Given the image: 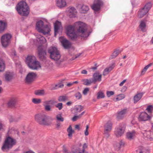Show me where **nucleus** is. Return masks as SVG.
<instances>
[{
    "mask_svg": "<svg viewBox=\"0 0 153 153\" xmlns=\"http://www.w3.org/2000/svg\"><path fill=\"white\" fill-rule=\"evenodd\" d=\"M75 29L77 30L79 36L83 39L87 38L89 35L86 25L81 22H76L73 25H68L66 28L67 35L72 40L75 39L77 37Z\"/></svg>",
    "mask_w": 153,
    "mask_h": 153,
    "instance_id": "obj_1",
    "label": "nucleus"
},
{
    "mask_svg": "<svg viewBox=\"0 0 153 153\" xmlns=\"http://www.w3.org/2000/svg\"><path fill=\"white\" fill-rule=\"evenodd\" d=\"M26 62L29 68L31 70H37L41 68L40 62L34 56H29L26 58Z\"/></svg>",
    "mask_w": 153,
    "mask_h": 153,
    "instance_id": "obj_2",
    "label": "nucleus"
},
{
    "mask_svg": "<svg viewBox=\"0 0 153 153\" xmlns=\"http://www.w3.org/2000/svg\"><path fill=\"white\" fill-rule=\"evenodd\" d=\"M35 120L39 124L45 126H49L51 124V122L53 119L45 114H39L35 115Z\"/></svg>",
    "mask_w": 153,
    "mask_h": 153,
    "instance_id": "obj_3",
    "label": "nucleus"
},
{
    "mask_svg": "<svg viewBox=\"0 0 153 153\" xmlns=\"http://www.w3.org/2000/svg\"><path fill=\"white\" fill-rule=\"evenodd\" d=\"M48 52L50 54V56L51 59L56 61V64L59 65L62 62L60 59L61 56L59 51L55 47H51L49 48Z\"/></svg>",
    "mask_w": 153,
    "mask_h": 153,
    "instance_id": "obj_4",
    "label": "nucleus"
},
{
    "mask_svg": "<svg viewBox=\"0 0 153 153\" xmlns=\"http://www.w3.org/2000/svg\"><path fill=\"white\" fill-rule=\"evenodd\" d=\"M16 10L21 16H27L29 13V8L26 2L20 1L16 6Z\"/></svg>",
    "mask_w": 153,
    "mask_h": 153,
    "instance_id": "obj_5",
    "label": "nucleus"
},
{
    "mask_svg": "<svg viewBox=\"0 0 153 153\" xmlns=\"http://www.w3.org/2000/svg\"><path fill=\"white\" fill-rule=\"evenodd\" d=\"M16 140L10 137H7L5 140L4 143L2 147L3 151H7L15 144Z\"/></svg>",
    "mask_w": 153,
    "mask_h": 153,
    "instance_id": "obj_6",
    "label": "nucleus"
},
{
    "mask_svg": "<svg viewBox=\"0 0 153 153\" xmlns=\"http://www.w3.org/2000/svg\"><path fill=\"white\" fill-rule=\"evenodd\" d=\"M11 37V35L9 33L5 34L1 37V42L3 47H6L8 45Z\"/></svg>",
    "mask_w": 153,
    "mask_h": 153,
    "instance_id": "obj_7",
    "label": "nucleus"
},
{
    "mask_svg": "<svg viewBox=\"0 0 153 153\" xmlns=\"http://www.w3.org/2000/svg\"><path fill=\"white\" fill-rule=\"evenodd\" d=\"M125 127L123 124H120L115 129L114 133L116 137H119L122 136L124 133Z\"/></svg>",
    "mask_w": 153,
    "mask_h": 153,
    "instance_id": "obj_8",
    "label": "nucleus"
},
{
    "mask_svg": "<svg viewBox=\"0 0 153 153\" xmlns=\"http://www.w3.org/2000/svg\"><path fill=\"white\" fill-rule=\"evenodd\" d=\"M37 76V74L33 72H29L27 75L25 80L27 83H30L34 81Z\"/></svg>",
    "mask_w": 153,
    "mask_h": 153,
    "instance_id": "obj_9",
    "label": "nucleus"
},
{
    "mask_svg": "<svg viewBox=\"0 0 153 153\" xmlns=\"http://www.w3.org/2000/svg\"><path fill=\"white\" fill-rule=\"evenodd\" d=\"M112 128V124L111 122L108 121L106 123L104 126V134L105 137L108 138L110 135L109 133Z\"/></svg>",
    "mask_w": 153,
    "mask_h": 153,
    "instance_id": "obj_10",
    "label": "nucleus"
},
{
    "mask_svg": "<svg viewBox=\"0 0 153 153\" xmlns=\"http://www.w3.org/2000/svg\"><path fill=\"white\" fill-rule=\"evenodd\" d=\"M128 112V110L127 108L121 109L120 111L117 112V117L118 119H121L126 117Z\"/></svg>",
    "mask_w": 153,
    "mask_h": 153,
    "instance_id": "obj_11",
    "label": "nucleus"
},
{
    "mask_svg": "<svg viewBox=\"0 0 153 153\" xmlns=\"http://www.w3.org/2000/svg\"><path fill=\"white\" fill-rule=\"evenodd\" d=\"M102 4V2L100 0H95L93 4L91 6L92 9L94 12L99 11L100 8V7Z\"/></svg>",
    "mask_w": 153,
    "mask_h": 153,
    "instance_id": "obj_12",
    "label": "nucleus"
},
{
    "mask_svg": "<svg viewBox=\"0 0 153 153\" xmlns=\"http://www.w3.org/2000/svg\"><path fill=\"white\" fill-rule=\"evenodd\" d=\"M151 118V116L145 112L140 113L138 117V120L140 121H145L149 120Z\"/></svg>",
    "mask_w": 153,
    "mask_h": 153,
    "instance_id": "obj_13",
    "label": "nucleus"
},
{
    "mask_svg": "<svg viewBox=\"0 0 153 153\" xmlns=\"http://www.w3.org/2000/svg\"><path fill=\"white\" fill-rule=\"evenodd\" d=\"M60 41L63 47L66 49L70 48L71 45V44L68 40L63 37L60 38Z\"/></svg>",
    "mask_w": 153,
    "mask_h": 153,
    "instance_id": "obj_14",
    "label": "nucleus"
},
{
    "mask_svg": "<svg viewBox=\"0 0 153 153\" xmlns=\"http://www.w3.org/2000/svg\"><path fill=\"white\" fill-rule=\"evenodd\" d=\"M38 56L41 59H43L45 57L46 52L42 48V46H40L38 47Z\"/></svg>",
    "mask_w": 153,
    "mask_h": 153,
    "instance_id": "obj_15",
    "label": "nucleus"
},
{
    "mask_svg": "<svg viewBox=\"0 0 153 153\" xmlns=\"http://www.w3.org/2000/svg\"><path fill=\"white\" fill-rule=\"evenodd\" d=\"M14 74L12 72L7 71L4 75L5 81L9 82L11 81L14 78Z\"/></svg>",
    "mask_w": 153,
    "mask_h": 153,
    "instance_id": "obj_16",
    "label": "nucleus"
},
{
    "mask_svg": "<svg viewBox=\"0 0 153 153\" xmlns=\"http://www.w3.org/2000/svg\"><path fill=\"white\" fill-rule=\"evenodd\" d=\"M54 36H56L59 30H62V27L61 23L58 21H56L54 24Z\"/></svg>",
    "mask_w": 153,
    "mask_h": 153,
    "instance_id": "obj_17",
    "label": "nucleus"
},
{
    "mask_svg": "<svg viewBox=\"0 0 153 153\" xmlns=\"http://www.w3.org/2000/svg\"><path fill=\"white\" fill-rule=\"evenodd\" d=\"M76 9L74 7L68 8V13L69 16L71 18L75 17L76 13Z\"/></svg>",
    "mask_w": 153,
    "mask_h": 153,
    "instance_id": "obj_18",
    "label": "nucleus"
},
{
    "mask_svg": "<svg viewBox=\"0 0 153 153\" xmlns=\"http://www.w3.org/2000/svg\"><path fill=\"white\" fill-rule=\"evenodd\" d=\"M136 135L135 131L127 132L126 134V138L128 140H131L134 138Z\"/></svg>",
    "mask_w": 153,
    "mask_h": 153,
    "instance_id": "obj_19",
    "label": "nucleus"
},
{
    "mask_svg": "<svg viewBox=\"0 0 153 153\" xmlns=\"http://www.w3.org/2000/svg\"><path fill=\"white\" fill-rule=\"evenodd\" d=\"M56 5L59 8L65 7L67 5L65 0H56Z\"/></svg>",
    "mask_w": 153,
    "mask_h": 153,
    "instance_id": "obj_20",
    "label": "nucleus"
},
{
    "mask_svg": "<svg viewBox=\"0 0 153 153\" xmlns=\"http://www.w3.org/2000/svg\"><path fill=\"white\" fill-rule=\"evenodd\" d=\"M143 134L144 137H146L150 140H152L153 139V132L149 130L145 131Z\"/></svg>",
    "mask_w": 153,
    "mask_h": 153,
    "instance_id": "obj_21",
    "label": "nucleus"
},
{
    "mask_svg": "<svg viewBox=\"0 0 153 153\" xmlns=\"http://www.w3.org/2000/svg\"><path fill=\"white\" fill-rule=\"evenodd\" d=\"M51 27L50 25H46L44 26L42 29V31L40 32L42 33L44 35L48 34L51 31Z\"/></svg>",
    "mask_w": 153,
    "mask_h": 153,
    "instance_id": "obj_22",
    "label": "nucleus"
},
{
    "mask_svg": "<svg viewBox=\"0 0 153 153\" xmlns=\"http://www.w3.org/2000/svg\"><path fill=\"white\" fill-rule=\"evenodd\" d=\"M43 24V22L42 20L36 22V29L39 32L42 31V29L44 27Z\"/></svg>",
    "mask_w": 153,
    "mask_h": 153,
    "instance_id": "obj_23",
    "label": "nucleus"
},
{
    "mask_svg": "<svg viewBox=\"0 0 153 153\" xmlns=\"http://www.w3.org/2000/svg\"><path fill=\"white\" fill-rule=\"evenodd\" d=\"M17 102V98L16 97H12L8 103V105L9 107L14 106Z\"/></svg>",
    "mask_w": 153,
    "mask_h": 153,
    "instance_id": "obj_24",
    "label": "nucleus"
},
{
    "mask_svg": "<svg viewBox=\"0 0 153 153\" xmlns=\"http://www.w3.org/2000/svg\"><path fill=\"white\" fill-rule=\"evenodd\" d=\"M101 74H99L98 72H96L94 73L93 75V78L92 79H93L94 82H95L97 81H100L101 80Z\"/></svg>",
    "mask_w": 153,
    "mask_h": 153,
    "instance_id": "obj_25",
    "label": "nucleus"
},
{
    "mask_svg": "<svg viewBox=\"0 0 153 153\" xmlns=\"http://www.w3.org/2000/svg\"><path fill=\"white\" fill-rule=\"evenodd\" d=\"M148 12L143 8L140 10L138 13V16L139 18L143 17Z\"/></svg>",
    "mask_w": 153,
    "mask_h": 153,
    "instance_id": "obj_26",
    "label": "nucleus"
},
{
    "mask_svg": "<svg viewBox=\"0 0 153 153\" xmlns=\"http://www.w3.org/2000/svg\"><path fill=\"white\" fill-rule=\"evenodd\" d=\"M83 110V107L80 105L76 106L72 110L73 113L75 114H76Z\"/></svg>",
    "mask_w": 153,
    "mask_h": 153,
    "instance_id": "obj_27",
    "label": "nucleus"
},
{
    "mask_svg": "<svg viewBox=\"0 0 153 153\" xmlns=\"http://www.w3.org/2000/svg\"><path fill=\"white\" fill-rule=\"evenodd\" d=\"M37 40L38 42L41 43H44L46 42V40L42 36L39 34L36 35Z\"/></svg>",
    "mask_w": 153,
    "mask_h": 153,
    "instance_id": "obj_28",
    "label": "nucleus"
},
{
    "mask_svg": "<svg viewBox=\"0 0 153 153\" xmlns=\"http://www.w3.org/2000/svg\"><path fill=\"white\" fill-rule=\"evenodd\" d=\"M143 95V93H141L137 94L135 95L133 98L134 103H135L140 100L142 97Z\"/></svg>",
    "mask_w": 153,
    "mask_h": 153,
    "instance_id": "obj_29",
    "label": "nucleus"
},
{
    "mask_svg": "<svg viewBox=\"0 0 153 153\" xmlns=\"http://www.w3.org/2000/svg\"><path fill=\"white\" fill-rule=\"evenodd\" d=\"M7 24L5 22L0 21V33L3 32L5 29Z\"/></svg>",
    "mask_w": 153,
    "mask_h": 153,
    "instance_id": "obj_30",
    "label": "nucleus"
},
{
    "mask_svg": "<svg viewBox=\"0 0 153 153\" xmlns=\"http://www.w3.org/2000/svg\"><path fill=\"white\" fill-rule=\"evenodd\" d=\"M146 22L144 21H141L140 25L139 27L143 32H145L146 31Z\"/></svg>",
    "mask_w": 153,
    "mask_h": 153,
    "instance_id": "obj_31",
    "label": "nucleus"
},
{
    "mask_svg": "<svg viewBox=\"0 0 153 153\" xmlns=\"http://www.w3.org/2000/svg\"><path fill=\"white\" fill-rule=\"evenodd\" d=\"M68 132V137L71 138L72 137V134L74 133V131L73 130L71 126L70 125L67 130Z\"/></svg>",
    "mask_w": 153,
    "mask_h": 153,
    "instance_id": "obj_32",
    "label": "nucleus"
},
{
    "mask_svg": "<svg viewBox=\"0 0 153 153\" xmlns=\"http://www.w3.org/2000/svg\"><path fill=\"white\" fill-rule=\"evenodd\" d=\"M89 7L88 6L85 5H83L80 9V11L81 13H84L88 11Z\"/></svg>",
    "mask_w": 153,
    "mask_h": 153,
    "instance_id": "obj_33",
    "label": "nucleus"
},
{
    "mask_svg": "<svg viewBox=\"0 0 153 153\" xmlns=\"http://www.w3.org/2000/svg\"><path fill=\"white\" fill-rule=\"evenodd\" d=\"M5 69V63L3 60L0 59V72H2Z\"/></svg>",
    "mask_w": 153,
    "mask_h": 153,
    "instance_id": "obj_34",
    "label": "nucleus"
},
{
    "mask_svg": "<svg viewBox=\"0 0 153 153\" xmlns=\"http://www.w3.org/2000/svg\"><path fill=\"white\" fill-rule=\"evenodd\" d=\"M83 84L86 85H89L91 84L94 82L93 79H84L83 80Z\"/></svg>",
    "mask_w": 153,
    "mask_h": 153,
    "instance_id": "obj_35",
    "label": "nucleus"
},
{
    "mask_svg": "<svg viewBox=\"0 0 153 153\" xmlns=\"http://www.w3.org/2000/svg\"><path fill=\"white\" fill-rule=\"evenodd\" d=\"M64 85L62 84H59L55 85H53L51 88V90L56 89L59 88H61L63 87Z\"/></svg>",
    "mask_w": 153,
    "mask_h": 153,
    "instance_id": "obj_36",
    "label": "nucleus"
},
{
    "mask_svg": "<svg viewBox=\"0 0 153 153\" xmlns=\"http://www.w3.org/2000/svg\"><path fill=\"white\" fill-rule=\"evenodd\" d=\"M120 52V51L119 50H116L111 55L110 57V58L111 59H112L115 58Z\"/></svg>",
    "mask_w": 153,
    "mask_h": 153,
    "instance_id": "obj_37",
    "label": "nucleus"
},
{
    "mask_svg": "<svg viewBox=\"0 0 153 153\" xmlns=\"http://www.w3.org/2000/svg\"><path fill=\"white\" fill-rule=\"evenodd\" d=\"M35 93L36 95L38 96H43L45 94V91L43 90L36 91Z\"/></svg>",
    "mask_w": 153,
    "mask_h": 153,
    "instance_id": "obj_38",
    "label": "nucleus"
},
{
    "mask_svg": "<svg viewBox=\"0 0 153 153\" xmlns=\"http://www.w3.org/2000/svg\"><path fill=\"white\" fill-rule=\"evenodd\" d=\"M152 6V4L151 2L147 3L143 7L148 12L151 8Z\"/></svg>",
    "mask_w": 153,
    "mask_h": 153,
    "instance_id": "obj_39",
    "label": "nucleus"
},
{
    "mask_svg": "<svg viewBox=\"0 0 153 153\" xmlns=\"http://www.w3.org/2000/svg\"><path fill=\"white\" fill-rule=\"evenodd\" d=\"M125 97L124 95L123 94H120L118 95L117 97L114 99V100L115 101H117L122 100Z\"/></svg>",
    "mask_w": 153,
    "mask_h": 153,
    "instance_id": "obj_40",
    "label": "nucleus"
},
{
    "mask_svg": "<svg viewBox=\"0 0 153 153\" xmlns=\"http://www.w3.org/2000/svg\"><path fill=\"white\" fill-rule=\"evenodd\" d=\"M105 97L104 93L101 91H99L97 94V98L100 99L104 98Z\"/></svg>",
    "mask_w": 153,
    "mask_h": 153,
    "instance_id": "obj_41",
    "label": "nucleus"
},
{
    "mask_svg": "<svg viewBox=\"0 0 153 153\" xmlns=\"http://www.w3.org/2000/svg\"><path fill=\"white\" fill-rule=\"evenodd\" d=\"M68 97L66 96H61L59 97L58 98V100L59 102L65 101L67 100Z\"/></svg>",
    "mask_w": 153,
    "mask_h": 153,
    "instance_id": "obj_42",
    "label": "nucleus"
},
{
    "mask_svg": "<svg viewBox=\"0 0 153 153\" xmlns=\"http://www.w3.org/2000/svg\"><path fill=\"white\" fill-rule=\"evenodd\" d=\"M151 65L150 64H149L147 66H146L142 70L141 73V75H143L145 74L146 72V71L147 69L148 68L150 67Z\"/></svg>",
    "mask_w": 153,
    "mask_h": 153,
    "instance_id": "obj_43",
    "label": "nucleus"
},
{
    "mask_svg": "<svg viewBox=\"0 0 153 153\" xmlns=\"http://www.w3.org/2000/svg\"><path fill=\"white\" fill-rule=\"evenodd\" d=\"M56 118L58 120L61 122H63L64 120V118L60 114H58L56 115Z\"/></svg>",
    "mask_w": 153,
    "mask_h": 153,
    "instance_id": "obj_44",
    "label": "nucleus"
},
{
    "mask_svg": "<svg viewBox=\"0 0 153 153\" xmlns=\"http://www.w3.org/2000/svg\"><path fill=\"white\" fill-rule=\"evenodd\" d=\"M32 101L35 104H39L41 102V100L39 99L33 98Z\"/></svg>",
    "mask_w": 153,
    "mask_h": 153,
    "instance_id": "obj_45",
    "label": "nucleus"
},
{
    "mask_svg": "<svg viewBox=\"0 0 153 153\" xmlns=\"http://www.w3.org/2000/svg\"><path fill=\"white\" fill-rule=\"evenodd\" d=\"M124 143H125L122 140L120 141L119 143H118L120 146H119V147L118 148H117V150H119L121 147L123 146L124 145Z\"/></svg>",
    "mask_w": 153,
    "mask_h": 153,
    "instance_id": "obj_46",
    "label": "nucleus"
},
{
    "mask_svg": "<svg viewBox=\"0 0 153 153\" xmlns=\"http://www.w3.org/2000/svg\"><path fill=\"white\" fill-rule=\"evenodd\" d=\"M87 147V145L86 143H84L82 146V150L83 153H88V152L85 150V149Z\"/></svg>",
    "mask_w": 153,
    "mask_h": 153,
    "instance_id": "obj_47",
    "label": "nucleus"
},
{
    "mask_svg": "<svg viewBox=\"0 0 153 153\" xmlns=\"http://www.w3.org/2000/svg\"><path fill=\"white\" fill-rule=\"evenodd\" d=\"M62 151L63 153H71L68 151L66 147L64 145L62 146Z\"/></svg>",
    "mask_w": 153,
    "mask_h": 153,
    "instance_id": "obj_48",
    "label": "nucleus"
},
{
    "mask_svg": "<svg viewBox=\"0 0 153 153\" xmlns=\"http://www.w3.org/2000/svg\"><path fill=\"white\" fill-rule=\"evenodd\" d=\"M146 110L149 112H151L153 110V106L152 105H150L148 106Z\"/></svg>",
    "mask_w": 153,
    "mask_h": 153,
    "instance_id": "obj_49",
    "label": "nucleus"
},
{
    "mask_svg": "<svg viewBox=\"0 0 153 153\" xmlns=\"http://www.w3.org/2000/svg\"><path fill=\"white\" fill-rule=\"evenodd\" d=\"M75 96L76 98L77 99H80L82 97V95L81 93L78 92L75 94Z\"/></svg>",
    "mask_w": 153,
    "mask_h": 153,
    "instance_id": "obj_50",
    "label": "nucleus"
},
{
    "mask_svg": "<svg viewBox=\"0 0 153 153\" xmlns=\"http://www.w3.org/2000/svg\"><path fill=\"white\" fill-rule=\"evenodd\" d=\"M56 106L58 108L59 110H61L63 107L62 104V103H59L56 105Z\"/></svg>",
    "mask_w": 153,
    "mask_h": 153,
    "instance_id": "obj_51",
    "label": "nucleus"
},
{
    "mask_svg": "<svg viewBox=\"0 0 153 153\" xmlns=\"http://www.w3.org/2000/svg\"><path fill=\"white\" fill-rule=\"evenodd\" d=\"M111 71H109V70L108 69V68H106L104 70L103 74L104 76H105L107 75L108 74V73Z\"/></svg>",
    "mask_w": 153,
    "mask_h": 153,
    "instance_id": "obj_52",
    "label": "nucleus"
},
{
    "mask_svg": "<svg viewBox=\"0 0 153 153\" xmlns=\"http://www.w3.org/2000/svg\"><path fill=\"white\" fill-rule=\"evenodd\" d=\"M106 94L108 97H110L111 96L113 95L114 94V93L113 91H108Z\"/></svg>",
    "mask_w": 153,
    "mask_h": 153,
    "instance_id": "obj_53",
    "label": "nucleus"
},
{
    "mask_svg": "<svg viewBox=\"0 0 153 153\" xmlns=\"http://www.w3.org/2000/svg\"><path fill=\"white\" fill-rule=\"evenodd\" d=\"M89 91V88H85L83 91L82 93L84 95H86Z\"/></svg>",
    "mask_w": 153,
    "mask_h": 153,
    "instance_id": "obj_54",
    "label": "nucleus"
},
{
    "mask_svg": "<svg viewBox=\"0 0 153 153\" xmlns=\"http://www.w3.org/2000/svg\"><path fill=\"white\" fill-rule=\"evenodd\" d=\"M45 110L47 111H49L51 110V108L50 105L44 106Z\"/></svg>",
    "mask_w": 153,
    "mask_h": 153,
    "instance_id": "obj_55",
    "label": "nucleus"
},
{
    "mask_svg": "<svg viewBox=\"0 0 153 153\" xmlns=\"http://www.w3.org/2000/svg\"><path fill=\"white\" fill-rule=\"evenodd\" d=\"M51 101H45L43 102V105L44 106H45L46 105H49L50 104V102Z\"/></svg>",
    "mask_w": 153,
    "mask_h": 153,
    "instance_id": "obj_56",
    "label": "nucleus"
},
{
    "mask_svg": "<svg viewBox=\"0 0 153 153\" xmlns=\"http://www.w3.org/2000/svg\"><path fill=\"white\" fill-rule=\"evenodd\" d=\"M81 117L79 116V115L77 116H75L74 117L72 118V120L73 121H76L77 119L80 118Z\"/></svg>",
    "mask_w": 153,
    "mask_h": 153,
    "instance_id": "obj_57",
    "label": "nucleus"
},
{
    "mask_svg": "<svg viewBox=\"0 0 153 153\" xmlns=\"http://www.w3.org/2000/svg\"><path fill=\"white\" fill-rule=\"evenodd\" d=\"M89 128V126L88 125L86 126V129L85 131V136H87L88 135V130Z\"/></svg>",
    "mask_w": 153,
    "mask_h": 153,
    "instance_id": "obj_58",
    "label": "nucleus"
},
{
    "mask_svg": "<svg viewBox=\"0 0 153 153\" xmlns=\"http://www.w3.org/2000/svg\"><path fill=\"white\" fill-rule=\"evenodd\" d=\"M114 64L112 65L111 66H110L109 67L107 68L109 70V71H111L113 68H114Z\"/></svg>",
    "mask_w": 153,
    "mask_h": 153,
    "instance_id": "obj_59",
    "label": "nucleus"
},
{
    "mask_svg": "<svg viewBox=\"0 0 153 153\" xmlns=\"http://www.w3.org/2000/svg\"><path fill=\"white\" fill-rule=\"evenodd\" d=\"M81 73L82 74H87V72L86 70H84L81 71Z\"/></svg>",
    "mask_w": 153,
    "mask_h": 153,
    "instance_id": "obj_60",
    "label": "nucleus"
},
{
    "mask_svg": "<svg viewBox=\"0 0 153 153\" xmlns=\"http://www.w3.org/2000/svg\"><path fill=\"white\" fill-rule=\"evenodd\" d=\"M126 81V80H124L123 81H122V82L120 84V86H122L123 84H124V83Z\"/></svg>",
    "mask_w": 153,
    "mask_h": 153,
    "instance_id": "obj_61",
    "label": "nucleus"
},
{
    "mask_svg": "<svg viewBox=\"0 0 153 153\" xmlns=\"http://www.w3.org/2000/svg\"><path fill=\"white\" fill-rule=\"evenodd\" d=\"M73 85V82H70L67 84V85L68 87H70Z\"/></svg>",
    "mask_w": 153,
    "mask_h": 153,
    "instance_id": "obj_62",
    "label": "nucleus"
},
{
    "mask_svg": "<svg viewBox=\"0 0 153 153\" xmlns=\"http://www.w3.org/2000/svg\"><path fill=\"white\" fill-rule=\"evenodd\" d=\"M13 54H12V55L13 56V57L14 58L15 57H16V52L15 51H13Z\"/></svg>",
    "mask_w": 153,
    "mask_h": 153,
    "instance_id": "obj_63",
    "label": "nucleus"
},
{
    "mask_svg": "<svg viewBox=\"0 0 153 153\" xmlns=\"http://www.w3.org/2000/svg\"><path fill=\"white\" fill-rule=\"evenodd\" d=\"M75 128L76 129H77L78 130H79L80 129L79 127V125H75Z\"/></svg>",
    "mask_w": 153,
    "mask_h": 153,
    "instance_id": "obj_64",
    "label": "nucleus"
}]
</instances>
